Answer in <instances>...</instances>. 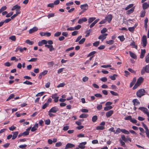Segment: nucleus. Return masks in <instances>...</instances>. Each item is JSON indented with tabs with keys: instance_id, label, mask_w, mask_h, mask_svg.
<instances>
[{
	"instance_id": "nucleus-1",
	"label": "nucleus",
	"mask_w": 149,
	"mask_h": 149,
	"mask_svg": "<svg viewBox=\"0 0 149 149\" xmlns=\"http://www.w3.org/2000/svg\"><path fill=\"white\" fill-rule=\"evenodd\" d=\"M47 41L45 40H43L42 41L38 42V45L39 46H42L43 44H45V47L49 49L50 52H52L54 50V48L52 45H47Z\"/></svg>"
},
{
	"instance_id": "nucleus-2",
	"label": "nucleus",
	"mask_w": 149,
	"mask_h": 149,
	"mask_svg": "<svg viewBox=\"0 0 149 149\" xmlns=\"http://www.w3.org/2000/svg\"><path fill=\"white\" fill-rule=\"evenodd\" d=\"M146 93V91L144 89L141 88L136 92V95L138 97L141 98L142 96L145 95Z\"/></svg>"
},
{
	"instance_id": "nucleus-3",
	"label": "nucleus",
	"mask_w": 149,
	"mask_h": 149,
	"mask_svg": "<svg viewBox=\"0 0 149 149\" xmlns=\"http://www.w3.org/2000/svg\"><path fill=\"white\" fill-rule=\"evenodd\" d=\"M142 46L143 47H145L147 44V37L145 35H144L142 37Z\"/></svg>"
},
{
	"instance_id": "nucleus-4",
	"label": "nucleus",
	"mask_w": 149,
	"mask_h": 149,
	"mask_svg": "<svg viewBox=\"0 0 149 149\" xmlns=\"http://www.w3.org/2000/svg\"><path fill=\"white\" fill-rule=\"evenodd\" d=\"M113 18V16L111 14L108 15L107 16L105 19L106 22H107L108 23H110Z\"/></svg>"
},
{
	"instance_id": "nucleus-5",
	"label": "nucleus",
	"mask_w": 149,
	"mask_h": 149,
	"mask_svg": "<svg viewBox=\"0 0 149 149\" xmlns=\"http://www.w3.org/2000/svg\"><path fill=\"white\" fill-rule=\"evenodd\" d=\"M49 111L50 112L55 113L59 111V109L56 106H55L52 107Z\"/></svg>"
},
{
	"instance_id": "nucleus-6",
	"label": "nucleus",
	"mask_w": 149,
	"mask_h": 149,
	"mask_svg": "<svg viewBox=\"0 0 149 149\" xmlns=\"http://www.w3.org/2000/svg\"><path fill=\"white\" fill-rule=\"evenodd\" d=\"M52 97L53 99H54V101L55 102H57L58 101L59 97L58 96V95L57 93H55L52 94Z\"/></svg>"
},
{
	"instance_id": "nucleus-7",
	"label": "nucleus",
	"mask_w": 149,
	"mask_h": 149,
	"mask_svg": "<svg viewBox=\"0 0 149 149\" xmlns=\"http://www.w3.org/2000/svg\"><path fill=\"white\" fill-rule=\"evenodd\" d=\"M88 6L87 3H85L80 6L81 8L85 11L88 9Z\"/></svg>"
},
{
	"instance_id": "nucleus-8",
	"label": "nucleus",
	"mask_w": 149,
	"mask_h": 149,
	"mask_svg": "<svg viewBox=\"0 0 149 149\" xmlns=\"http://www.w3.org/2000/svg\"><path fill=\"white\" fill-rule=\"evenodd\" d=\"M107 35V33H105L102 34L99 36L98 38L99 39H101L102 41H103L104 39L106 38V37Z\"/></svg>"
},
{
	"instance_id": "nucleus-9",
	"label": "nucleus",
	"mask_w": 149,
	"mask_h": 149,
	"mask_svg": "<svg viewBox=\"0 0 149 149\" xmlns=\"http://www.w3.org/2000/svg\"><path fill=\"white\" fill-rule=\"evenodd\" d=\"M86 142H82L80 143L78 146V147L81 149H84L85 148V145L86 144Z\"/></svg>"
},
{
	"instance_id": "nucleus-10",
	"label": "nucleus",
	"mask_w": 149,
	"mask_h": 149,
	"mask_svg": "<svg viewBox=\"0 0 149 149\" xmlns=\"http://www.w3.org/2000/svg\"><path fill=\"white\" fill-rule=\"evenodd\" d=\"M48 72V71L47 70H45L42 72H40L38 76V79H40L42 78V76H44Z\"/></svg>"
},
{
	"instance_id": "nucleus-11",
	"label": "nucleus",
	"mask_w": 149,
	"mask_h": 149,
	"mask_svg": "<svg viewBox=\"0 0 149 149\" xmlns=\"http://www.w3.org/2000/svg\"><path fill=\"white\" fill-rule=\"evenodd\" d=\"M38 30V28L36 27L35 26L29 30V33L30 34L34 32L37 31Z\"/></svg>"
},
{
	"instance_id": "nucleus-12",
	"label": "nucleus",
	"mask_w": 149,
	"mask_h": 149,
	"mask_svg": "<svg viewBox=\"0 0 149 149\" xmlns=\"http://www.w3.org/2000/svg\"><path fill=\"white\" fill-rule=\"evenodd\" d=\"M139 109L141 110V111H143L144 113H145L146 114L148 112V109L146 108L143 107H141L139 108Z\"/></svg>"
},
{
	"instance_id": "nucleus-13",
	"label": "nucleus",
	"mask_w": 149,
	"mask_h": 149,
	"mask_svg": "<svg viewBox=\"0 0 149 149\" xmlns=\"http://www.w3.org/2000/svg\"><path fill=\"white\" fill-rule=\"evenodd\" d=\"M75 147V145L71 143H68L65 146V149H67L69 148H72Z\"/></svg>"
},
{
	"instance_id": "nucleus-14",
	"label": "nucleus",
	"mask_w": 149,
	"mask_h": 149,
	"mask_svg": "<svg viewBox=\"0 0 149 149\" xmlns=\"http://www.w3.org/2000/svg\"><path fill=\"white\" fill-rule=\"evenodd\" d=\"M146 53V51L145 49H141V54L140 55V58H143L145 55Z\"/></svg>"
},
{
	"instance_id": "nucleus-15",
	"label": "nucleus",
	"mask_w": 149,
	"mask_h": 149,
	"mask_svg": "<svg viewBox=\"0 0 149 149\" xmlns=\"http://www.w3.org/2000/svg\"><path fill=\"white\" fill-rule=\"evenodd\" d=\"M87 19L86 17H83L81 19H79L78 21V23L79 24H81L84 22L87 21Z\"/></svg>"
},
{
	"instance_id": "nucleus-16",
	"label": "nucleus",
	"mask_w": 149,
	"mask_h": 149,
	"mask_svg": "<svg viewBox=\"0 0 149 149\" xmlns=\"http://www.w3.org/2000/svg\"><path fill=\"white\" fill-rule=\"evenodd\" d=\"M38 127V124L37 123L35 124L34 126L32 128L31 131L32 132H34L37 130Z\"/></svg>"
},
{
	"instance_id": "nucleus-17",
	"label": "nucleus",
	"mask_w": 149,
	"mask_h": 149,
	"mask_svg": "<svg viewBox=\"0 0 149 149\" xmlns=\"http://www.w3.org/2000/svg\"><path fill=\"white\" fill-rule=\"evenodd\" d=\"M149 7V5L147 2H144L143 4L142 7L144 10L148 8Z\"/></svg>"
},
{
	"instance_id": "nucleus-18",
	"label": "nucleus",
	"mask_w": 149,
	"mask_h": 149,
	"mask_svg": "<svg viewBox=\"0 0 149 149\" xmlns=\"http://www.w3.org/2000/svg\"><path fill=\"white\" fill-rule=\"evenodd\" d=\"M113 111L112 110L109 111L106 113V115L107 117L111 116L113 113Z\"/></svg>"
},
{
	"instance_id": "nucleus-19",
	"label": "nucleus",
	"mask_w": 149,
	"mask_h": 149,
	"mask_svg": "<svg viewBox=\"0 0 149 149\" xmlns=\"http://www.w3.org/2000/svg\"><path fill=\"white\" fill-rule=\"evenodd\" d=\"M132 102L133 103V104L134 106L137 105L138 104H140V102L138 100L136 99H134L133 100Z\"/></svg>"
},
{
	"instance_id": "nucleus-20",
	"label": "nucleus",
	"mask_w": 149,
	"mask_h": 149,
	"mask_svg": "<svg viewBox=\"0 0 149 149\" xmlns=\"http://www.w3.org/2000/svg\"><path fill=\"white\" fill-rule=\"evenodd\" d=\"M12 133H13V136H12L13 137L12 138V139L14 140L16 138L18 134V131H16L14 132H13Z\"/></svg>"
},
{
	"instance_id": "nucleus-21",
	"label": "nucleus",
	"mask_w": 149,
	"mask_h": 149,
	"mask_svg": "<svg viewBox=\"0 0 149 149\" xmlns=\"http://www.w3.org/2000/svg\"><path fill=\"white\" fill-rule=\"evenodd\" d=\"M21 7L20 6L18 5H15L12 8L11 10H15L20 9Z\"/></svg>"
},
{
	"instance_id": "nucleus-22",
	"label": "nucleus",
	"mask_w": 149,
	"mask_h": 149,
	"mask_svg": "<svg viewBox=\"0 0 149 149\" xmlns=\"http://www.w3.org/2000/svg\"><path fill=\"white\" fill-rule=\"evenodd\" d=\"M92 30L91 29L86 31L85 32V33L86 34L85 37H88L90 35V33L92 32Z\"/></svg>"
},
{
	"instance_id": "nucleus-23",
	"label": "nucleus",
	"mask_w": 149,
	"mask_h": 149,
	"mask_svg": "<svg viewBox=\"0 0 149 149\" xmlns=\"http://www.w3.org/2000/svg\"><path fill=\"white\" fill-rule=\"evenodd\" d=\"M144 79L142 77H140L138 79L137 81V82L141 84L143 82V81Z\"/></svg>"
},
{
	"instance_id": "nucleus-24",
	"label": "nucleus",
	"mask_w": 149,
	"mask_h": 149,
	"mask_svg": "<svg viewBox=\"0 0 149 149\" xmlns=\"http://www.w3.org/2000/svg\"><path fill=\"white\" fill-rule=\"evenodd\" d=\"M136 81V78L135 77L134 78L132 81L130 83V87H132Z\"/></svg>"
},
{
	"instance_id": "nucleus-25",
	"label": "nucleus",
	"mask_w": 149,
	"mask_h": 149,
	"mask_svg": "<svg viewBox=\"0 0 149 149\" xmlns=\"http://www.w3.org/2000/svg\"><path fill=\"white\" fill-rule=\"evenodd\" d=\"M129 54L133 58L136 59V54L132 52H129Z\"/></svg>"
},
{
	"instance_id": "nucleus-26",
	"label": "nucleus",
	"mask_w": 149,
	"mask_h": 149,
	"mask_svg": "<svg viewBox=\"0 0 149 149\" xmlns=\"http://www.w3.org/2000/svg\"><path fill=\"white\" fill-rule=\"evenodd\" d=\"M88 116V114L83 113L79 116V117L81 118H87Z\"/></svg>"
},
{
	"instance_id": "nucleus-27",
	"label": "nucleus",
	"mask_w": 149,
	"mask_h": 149,
	"mask_svg": "<svg viewBox=\"0 0 149 149\" xmlns=\"http://www.w3.org/2000/svg\"><path fill=\"white\" fill-rule=\"evenodd\" d=\"M96 18L95 17H90L88 19V23L89 24H90L93 21L95 20Z\"/></svg>"
},
{
	"instance_id": "nucleus-28",
	"label": "nucleus",
	"mask_w": 149,
	"mask_h": 149,
	"mask_svg": "<svg viewBox=\"0 0 149 149\" xmlns=\"http://www.w3.org/2000/svg\"><path fill=\"white\" fill-rule=\"evenodd\" d=\"M122 132L125 134L128 135L130 134V132L129 131L124 129H122Z\"/></svg>"
},
{
	"instance_id": "nucleus-29",
	"label": "nucleus",
	"mask_w": 149,
	"mask_h": 149,
	"mask_svg": "<svg viewBox=\"0 0 149 149\" xmlns=\"http://www.w3.org/2000/svg\"><path fill=\"white\" fill-rule=\"evenodd\" d=\"M117 75L116 74H114L113 76H110L109 77L112 80H114L116 79V77H117Z\"/></svg>"
},
{
	"instance_id": "nucleus-30",
	"label": "nucleus",
	"mask_w": 149,
	"mask_h": 149,
	"mask_svg": "<svg viewBox=\"0 0 149 149\" xmlns=\"http://www.w3.org/2000/svg\"><path fill=\"white\" fill-rule=\"evenodd\" d=\"M134 11V8H132L131 9L127 10V14L129 15L132 13Z\"/></svg>"
},
{
	"instance_id": "nucleus-31",
	"label": "nucleus",
	"mask_w": 149,
	"mask_h": 149,
	"mask_svg": "<svg viewBox=\"0 0 149 149\" xmlns=\"http://www.w3.org/2000/svg\"><path fill=\"white\" fill-rule=\"evenodd\" d=\"M114 42V41L113 40H111L109 41H106V43L107 44L111 45L113 44Z\"/></svg>"
},
{
	"instance_id": "nucleus-32",
	"label": "nucleus",
	"mask_w": 149,
	"mask_h": 149,
	"mask_svg": "<svg viewBox=\"0 0 149 149\" xmlns=\"http://www.w3.org/2000/svg\"><path fill=\"white\" fill-rule=\"evenodd\" d=\"M130 45L131 46H133V47L137 49V46L135 44V42L134 41H132V42L131 43Z\"/></svg>"
},
{
	"instance_id": "nucleus-33",
	"label": "nucleus",
	"mask_w": 149,
	"mask_h": 149,
	"mask_svg": "<svg viewBox=\"0 0 149 149\" xmlns=\"http://www.w3.org/2000/svg\"><path fill=\"white\" fill-rule=\"evenodd\" d=\"M146 11L145 10H142L140 13V16L141 17H144L146 13Z\"/></svg>"
},
{
	"instance_id": "nucleus-34",
	"label": "nucleus",
	"mask_w": 149,
	"mask_h": 149,
	"mask_svg": "<svg viewBox=\"0 0 149 149\" xmlns=\"http://www.w3.org/2000/svg\"><path fill=\"white\" fill-rule=\"evenodd\" d=\"M113 107L111 106H106L104 108V110L105 111H107L111 109Z\"/></svg>"
},
{
	"instance_id": "nucleus-35",
	"label": "nucleus",
	"mask_w": 149,
	"mask_h": 149,
	"mask_svg": "<svg viewBox=\"0 0 149 149\" xmlns=\"http://www.w3.org/2000/svg\"><path fill=\"white\" fill-rule=\"evenodd\" d=\"M26 43L29 44L30 45H32L33 44L34 42L33 41H31L29 40H27L26 41Z\"/></svg>"
},
{
	"instance_id": "nucleus-36",
	"label": "nucleus",
	"mask_w": 149,
	"mask_h": 149,
	"mask_svg": "<svg viewBox=\"0 0 149 149\" xmlns=\"http://www.w3.org/2000/svg\"><path fill=\"white\" fill-rule=\"evenodd\" d=\"M122 129H120V128H118L116 130V132H115V134H118L121 132H122Z\"/></svg>"
},
{
	"instance_id": "nucleus-37",
	"label": "nucleus",
	"mask_w": 149,
	"mask_h": 149,
	"mask_svg": "<svg viewBox=\"0 0 149 149\" xmlns=\"http://www.w3.org/2000/svg\"><path fill=\"white\" fill-rule=\"evenodd\" d=\"M145 58L146 62L147 63H149V53L146 56Z\"/></svg>"
},
{
	"instance_id": "nucleus-38",
	"label": "nucleus",
	"mask_w": 149,
	"mask_h": 149,
	"mask_svg": "<svg viewBox=\"0 0 149 149\" xmlns=\"http://www.w3.org/2000/svg\"><path fill=\"white\" fill-rule=\"evenodd\" d=\"M97 119V116H94L92 118V121L93 122H95Z\"/></svg>"
},
{
	"instance_id": "nucleus-39",
	"label": "nucleus",
	"mask_w": 149,
	"mask_h": 149,
	"mask_svg": "<svg viewBox=\"0 0 149 149\" xmlns=\"http://www.w3.org/2000/svg\"><path fill=\"white\" fill-rule=\"evenodd\" d=\"M49 105V104H48L46 102L44 104L42 105V109H45L46 108H47V107Z\"/></svg>"
},
{
	"instance_id": "nucleus-40",
	"label": "nucleus",
	"mask_w": 149,
	"mask_h": 149,
	"mask_svg": "<svg viewBox=\"0 0 149 149\" xmlns=\"http://www.w3.org/2000/svg\"><path fill=\"white\" fill-rule=\"evenodd\" d=\"M104 129V126H98L96 127V129L98 130H103Z\"/></svg>"
},
{
	"instance_id": "nucleus-41",
	"label": "nucleus",
	"mask_w": 149,
	"mask_h": 149,
	"mask_svg": "<svg viewBox=\"0 0 149 149\" xmlns=\"http://www.w3.org/2000/svg\"><path fill=\"white\" fill-rule=\"evenodd\" d=\"M96 52L95 51H93L91 52L87 56V57H89L96 54Z\"/></svg>"
},
{
	"instance_id": "nucleus-42",
	"label": "nucleus",
	"mask_w": 149,
	"mask_h": 149,
	"mask_svg": "<svg viewBox=\"0 0 149 149\" xmlns=\"http://www.w3.org/2000/svg\"><path fill=\"white\" fill-rule=\"evenodd\" d=\"M132 118V117L131 116L129 115L125 117L124 119L125 120H130V121Z\"/></svg>"
},
{
	"instance_id": "nucleus-43",
	"label": "nucleus",
	"mask_w": 149,
	"mask_h": 149,
	"mask_svg": "<svg viewBox=\"0 0 149 149\" xmlns=\"http://www.w3.org/2000/svg\"><path fill=\"white\" fill-rule=\"evenodd\" d=\"M140 84L136 82V84L134 85V86L133 87L132 89L133 90H135L140 85Z\"/></svg>"
},
{
	"instance_id": "nucleus-44",
	"label": "nucleus",
	"mask_w": 149,
	"mask_h": 149,
	"mask_svg": "<svg viewBox=\"0 0 149 149\" xmlns=\"http://www.w3.org/2000/svg\"><path fill=\"white\" fill-rule=\"evenodd\" d=\"M128 30L131 32H133L135 30V27H130L128 28Z\"/></svg>"
},
{
	"instance_id": "nucleus-45",
	"label": "nucleus",
	"mask_w": 149,
	"mask_h": 149,
	"mask_svg": "<svg viewBox=\"0 0 149 149\" xmlns=\"http://www.w3.org/2000/svg\"><path fill=\"white\" fill-rule=\"evenodd\" d=\"M9 39L13 41H15L16 40V37L15 36H12L9 37Z\"/></svg>"
},
{
	"instance_id": "nucleus-46",
	"label": "nucleus",
	"mask_w": 149,
	"mask_h": 149,
	"mask_svg": "<svg viewBox=\"0 0 149 149\" xmlns=\"http://www.w3.org/2000/svg\"><path fill=\"white\" fill-rule=\"evenodd\" d=\"M23 84L26 85H32L33 83L32 82L29 81H28L26 80L25 81L23 82Z\"/></svg>"
},
{
	"instance_id": "nucleus-47",
	"label": "nucleus",
	"mask_w": 149,
	"mask_h": 149,
	"mask_svg": "<svg viewBox=\"0 0 149 149\" xmlns=\"http://www.w3.org/2000/svg\"><path fill=\"white\" fill-rule=\"evenodd\" d=\"M142 124L143 126L144 127V128L146 130V131L145 132H147L148 131H149L148 127L146 126V124H144L143 122L142 123Z\"/></svg>"
},
{
	"instance_id": "nucleus-48",
	"label": "nucleus",
	"mask_w": 149,
	"mask_h": 149,
	"mask_svg": "<svg viewBox=\"0 0 149 149\" xmlns=\"http://www.w3.org/2000/svg\"><path fill=\"white\" fill-rule=\"evenodd\" d=\"M118 38L119 39L120 41L121 42L123 41L125 39L124 36L123 35L118 36Z\"/></svg>"
},
{
	"instance_id": "nucleus-49",
	"label": "nucleus",
	"mask_w": 149,
	"mask_h": 149,
	"mask_svg": "<svg viewBox=\"0 0 149 149\" xmlns=\"http://www.w3.org/2000/svg\"><path fill=\"white\" fill-rule=\"evenodd\" d=\"M144 68L146 70V72L149 73V64L146 65Z\"/></svg>"
},
{
	"instance_id": "nucleus-50",
	"label": "nucleus",
	"mask_w": 149,
	"mask_h": 149,
	"mask_svg": "<svg viewBox=\"0 0 149 149\" xmlns=\"http://www.w3.org/2000/svg\"><path fill=\"white\" fill-rule=\"evenodd\" d=\"M65 84V83H60L57 86L58 88L62 87H64Z\"/></svg>"
},
{
	"instance_id": "nucleus-51",
	"label": "nucleus",
	"mask_w": 149,
	"mask_h": 149,
	"mask_svg": "<svg viewBox=\"0 0 149 149\" xmlns=\"http://www.w3.org/2000/svg\"><path fill=\"white\" fill-rule=\"evenodd\" d=\"M51 122L50 120L49 119H48L46 120L45 121V124L48 125L50 124Z\"/></svg>"
},
{
	"instance_id": "nucleus-52",
	"label": "nucleus",
	"mask_w": 149,
	"mask_h": 149,
	"mask_svg": "<svg viewBox=\"0 0 149 149\" xmlns=\"http://www.w3.org/2000/svg\"><path fill=\"white\" fill-rule=\"evenodd\" d=\"M62 144V143L61 142H57L55 144V146L57 147H59L61 146Z\"/></svg>"
},
{
	"instance_id": "nucleus-53",
	"label": "nucleus",
	"mask_w": 149,
	"mask_h": 149,
	"mask_svg": "<svg viewBox=\"0 0 149 149\" xmlns=\"http://www.w3.org/2000/svg\"><path fill=\"white\" fill-rule=\"evenodd\" d=\"M134 4H130L127 7L125 8V10H127L129 8L132 7L133 6Z\"/></svg>"
},
{
	"instance_id": "nucleus-54",
	"label": "nucleus",
	"mask_w": 149,
	"mask_h": 149,
	"mask_svg": "<svg viewBox=\"0 0 149 149\" xmlns=\"http://www.w3.org/2000/svg\"><path fill=\"white\" fill-rule=\"evenodd\" d=\"M107 31V28H104L101 30V33L102 34H104V33L106 32Z\"/></svg>"
},
{
	"instance_id": "nucleus-55",
	"label": "nucleus",
	"mask_w": 149,
	"mask_h": 149,
	"mask_svg": "<svg viewBox=\"0 0 149 149\" xmlns=\"http://www.w3.org/2000/svg\"><path fill=\"white\" fill-rule=\"evenodd\" d=\"M121 138L122 140L125 142L127 141V139L126 138L125 136L124 135H122L121 136Z\"/></svg>"
},
{
	"instance_id": "nucleus-56",
	"label": "nucleus",
	"mask_w": 149,
	"mask_h": 149,
	"mask_svg": "<svg viewBox=\"0 0 149 149\" xmlns=\"http://www.w3.org/2000/svg\"><path fill=\"white\" fill-rule=\"evenodd\" d=\"M100 42L99 41H96L94 43H93V45L94 46L97 47L99 45Z\"/></svg>"
},
{
	"instance_id": "nucleus-57",
	"label": "nucleus",
	"mask_w": 149,
	"mask_h": 149,
	"mask_svg": "<svg viewBox=\"0 0 149 149\" xmlns=\"http://www.w3.org/2000/svg\"><path fill=\"white\" fill-rule=\"evenodd\" d=\"M85 38H82L79 42V44H82L84 43V42L85 40Z\"/></svg>"
},
{
	"instance_id": "nucleus-58",
	"label": "nucleus",
	"mask_w": 149,
	"mask_h": 149,
	"mask_svg": "<svg viewBox=\"0 0 149 149\" xmlns=\"http://www.w3.org/2000/svg\"><path fill=\"white\" fill-rule=\"evenodd\" d=\"M61 34V32H56L54 34L55 37H58Z\"/></svg>"
},
{
	"instance_id": "nucleus-59",
	"label": "nucleus",
	"mask_w": 149,
	"mask_h": 149,
	"mask_svg": "<svg viewBox=\"0 0 149 149\" xmlns=\"http://www.w3.org/2000/svg\"><path fill=\"white\" fill-rule=\"evenodd\" d=\"M54 13H51L49 14L47 17L49 19L50 17H54Z\"/></svg>"
},
{
	"instance_id": "nucleus-60",
	"label": "nucleus",
	"mask_w": 149,
	"mask_h": 149,
	"mask_svg": "<svg viewBox=\"0 0 149 149\" xmlns=\"http://www.w3.org/2000/svg\"><path fill=\"white\" fill-rule=\"evenodd\" d=\"M48 115L50 117H54V116H55V115L53 114L52 113V112H50L49 111H48Z\"/></svg>"
},
{
	"instance_id": "nucleus-61",
	"label": "nucleus",
	"mask_w": 149,
	"mask_h": 149,
	"mask_svg": "<svg viewBox=\"0 0 149 149\" xmlns=\"http://www.w3.org/2000/svg\"><path fill=\"white\" fill-rule=\"evenodd\" d=\"M16 128V127L14 125H12L11 127H9V130L11 131H13L15 130Z\"/></svg>"
},
{
	"instance_id": "nucleus-62",
	"label": "nucleus",
	"mask_w": 149,
	"mask_h": 149,
	"mask_svg": "<svg viewBox=\"0 0 149 149\" xmlns=\"http://www.w3.org/2000/svg\"><path fill=\"white\" fill-rule=\"evenodd\" d=\"M13 12H12L9 13L8 14H7L6 15V17H10L13 15Z\"/></svg>"
},
{
	"instance_id": "nucleus-63",
	"label": "nucleus",
	"mask_w": 149,
	"mask_h": 149,
	"mask_svg": "<svg viewBox=\"0 0 149 149\" xmlns=\"http://www.w3.org/2000/svg\"><path fill=\"white\" fill-rule=\"evenodd\" d=\"M95 96L99 98H101L102 97V95L100 93H97L94 95Z\"/></svg>"
},
{
	"instance_id": "nucleus-64",
	"label": "nucleus",
	"mask_w": 149,
	"mask_h": 149,
	"mask_svg": "<svg viewBox=\"0 0 149 149\" xmlns=\"http://www.w3.org/2000/svg\"><path fill=\"white\" fill-rule=\"evenodd\" d=\"M130 121L133 123L135 124V123H137V121L134 118H132V119H131Z\"/></svg>"
}]
</instances>
